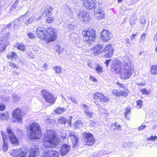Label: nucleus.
<instances>
[{"instance_id":"f257e3e1","label":"nucleus","mask_w":157,"mask_h":157,"mask_svg":"<svg viewBox=\"0 0 157 157\" xmlns=\"http://www.w3.org/2000/svg\"><path fill=\"white\" fill-rule=\"evenodd\" d=\"M37 36L42 40H45L48 43L55 40L57 37L56 31L52 28L45 30L42 27L38 28L36 30Z\"/></svg>"},{"instance_id":"f03ea898","label":"nucleus","mask_w":157,"mask_h":157,"mask_svg":"<svg viewBox=\"0 0 157 157\" xmlns=\"http://www.w3.org/2000/svg\"><path fill=\"white\" fill-rule=\"evenodd\" d=\"M59 139L55 131L52 130H47V134L43 140V144L46 148L54 147L58 145Z\"/></svg>"},{"instance_id":"7ed1b4c3","label":"nucleus","mask_w":157,"mask_h":157,"mask_svg":"<svg viewBox=\"0 0 157 157\" xmlns=\"http://www.w3.org/2000/svg\"><path fill=\"white\" fill-rule=\"evenodd\" d=\"M26 129L30 132L29 138L32 140L39 139L41 134L40 125L36 122H33L30 124L29 126L26 127Z\"/></svg>"},{"instance_id":"20e7f679","label":"nucleus","mask_w":157,"mask_h":157,"mask_svg":"<svg viewBox=\"0 0 157 157\" xmlns=\"http://www.w3.org/2000/svg\"><path fill=\"white\" fill-rule=\"evenodd\" d=\"M95 31L91 28H90L86 31H83L82 34L83 36V40L88 46L93 45L97 37Z\"/></svg>"},{"instance_id":"39448f33","label":"nucleus","mask_w":157,"mask_h":157,"mask_svg":"<svg viewBox=\"0 0 157 157\" xmlns=\"http://www.w3.org/2000/svg\"><path fill=\"white\" fill-rule=\"evenodd\" d=\"M133 71V68L130 64H128L125 62H123L120 72L121 78L123 79L129 78Z\"/></svg>"},{"instance_id":"423d86ee","label":"nucleus","mask_w":157,"mask_h":157,"mask_svg":"<svg viewBox=\"0 0 157 157\" xmlns=\"http://www.w3.org/2000/svg\"><path fill=\"white\" fill-rule=\"evenodd\" d=\"M41 94L42 97L47 102L52 104L55 103L56 98L51 93L48 92L45 90H43L41 91Z\"/></svg>"},{"instance_id":"0eeeda50","label":"nucleus","mask_w":157,"mask_h":157,"mask_svg":"<svg viewBox=\"0 0 157 157\" xmlns=\"http://www.w3.org/2000/svg\"><path fill=\"white\" fill-rule=\"evenodd\" d=\"M82 1L84 6L89 10H94L97 7L94 0H82Z\"/></svg>"},{"instance_id":"6e6552de","label":"nucleus","mask_w":157,"mask_h":157,"mask_svg":"<svg viewBox=\"0 0 157 157\" xmlns=\"http://www.w3.org/2000/svg\"><path fill=\"white\" fill-rule=\"evenodd\" d=\"M84 137V142L85 144L89 146H91L95 142V139L93 135L90 133L84 132L83 133Z\"/></svg>"},{"instance_id":"1a4fd4ad","label":"nucleus","mask_w":157,"mask_h":157,"mask_svg":"<svg viewBox=\"0 0 157 157\" xmlns=\"http://www.w3.org/2000/svg\"><path fill=\"white\" fill-rule=\"evenodd\" d=\"M10 37V33H7L0 38V47L2 48V50L0 49L1 52H3L4 51L6 47V44Z\"/></svg>"},{"instance_id":"9d476101","label":"nucleus","mask_w":157,"mask_h":157,"mask_svg":"<svg viewBox=\"0 0 157 157\" xmlns=\"http://www.w3.org/2000/svg\"><path fill=\"white\" fill-rule=\"evenodd\" d=\"M111 67L112 71H114L117 74L119 73L122 68L120 61L118 60H114L113 61Z\"/></svg>"},{"instance_id":"9b49d317","label":"nucleus","mask_w":157,"mask_h":157,"mask_svg":"<svg viewBox=\"0 0 157 157\" xmlns=\"http://www.w3.org/2000/svg\"><path fill=\"white\" fill-rule=\"evenodd\" d=\"M7 132L11 142L14 145H17L18 144V140L15 135L14 133L13 132L10 128H8L7 129Z\"/></svg>"},{"instance_id":"f8f14e48","label":"nucleus","mask_w":157,"mask_h":157,"mask_svg":"<svg viewBox=\"0 0 157 157\" xmlns=\"http://www.w3.org/2000/svg\"><path fill=\"white\" fill-rule=\"evenodd\" d=\"M27 153V151L22 149H18L14 150L11 155L13 157H25Z\"/></svg>"},{"instance_id":"ddd939ff","label":"nucleus","mask_w":157,"mask_h":157,"mask_svg":"<svg viewBox=\"0 0 157 157\" xmlns=\"http://www.w3.org/2000/svg\"><path fill=\"white\" fill-rule=\"evenodd\" d=\"M68 137L71 139L73 145L74 147L76 146V144L78 142V136L76 133L71 131H69L68 132Z\"/></svg>"},{"instance_id":"4468645a","label":"nucleus","mask_w":157,"mask_h":157,"mask_svg":"<svg viewBox=\"0 0 157 157\" xmlns=\"http://www.w3.org/2000/svg\"><path fill=\"white\" fill-rule=\"evenodd\" d=\"M102 48V45L101 44H98L90 49V51L92 52L94 55H97L99 53L103 52V48Z\"/></svg>"},{"instance_id":"2eb2a0df","label":"nucleus","mask_w":157,"mask_h":157,"mask_svg":"<svg viewBox=\"0 0 157 157\" xmlns=\"http://www.w3.org/2000/svg\"><path fill=\"white\" fill-rule=\"evenodd\" d=\"M78 17L84 22L88 21L90 19V15L89 13L84 11H80L78 14Z\"/></svg>"},{"instance_id":"dca6fc26","label":"nucleus","mask_w":157,"mask_h":157,"mask_svg":"<svg viewBox=\"0 0 157 157\" xmlns=\"http://www.w3.org/2000/svg\"><path fill=\"white\" fill-rule=\"evenodd\" d=\"M13 117L15 118L17 122H20L21 121L22 114L21 109H16L13 112Z\"/></svg>"},{"instance_id":"f3484780","label":"nucleus","mask_w":157,"mask_h":157,"mask_svg":"<svg viewBox=\"0 0 157 157\" xmlns=\"http://www.w3.org/2000/svg\"><path fill=\"white\" fill-rule=\"evenodd\" d=\"M59 153L57 151L53 150L45 151L43 153V157H59Z\"/></svg>"},{"instance_id":"a211bd4d","label":"nucleus","mask_w":157,"mask_h":157,"mask_svg":"<svg viewBox=\"0 0 157 157\" xmlns=\"http://www.w3.org/2000/svg\"><path fill=\"white\" fill-rule=\"evenodd\" d=\"M112 45L110 44L106 46L104 49H103V52L104 51H108L105 54V56L107 58L111 57L113 55V51L112 48Z\"/></svg>"},{"instance_id":"6ab92c4d","label":"nucleus","mask_w":157,"mask_h":157,"mask_svg":"<svg viewBox=\"0 0 157 157\" xmlns=\"http://www.w3.org/2000/svg\"><path fill=\"white\" fill-rule=\"evenodd\" d=\"M39 153V150L38 147L33 146L31 147L29 150V157H33L38 155Z\"/></svg>"},{"instance_id":"aec40b11","label":"nucleus","mask_w":157,"mask_h":157,"mask_svg":"<svg viewBox=\"0 0 157 157\" xmlns=\"http://www.w3.org/2000/svg\"><path fill=\"white\" fill-rule=\"evenodd\" d=\"M109 32L106 29H104L101 33V38L105 41H108L110 38Z\"/></svg>"},{"instance_id":"412c9836","label":"nucleus","mask_w":157,"mask_h":157,"mask_svg":"<svg viewBox=\"0 0 157 157\" xmlns=\"http://www.w3.org/2000/svg\"><path fill=\"white\" fill-rule=\"evenodd\" d=\"M94 98L95 100L99 99L100 101L101 102H106L109 101V99L104 96L103 94L99 93H96L94 94Z\"/></svg>"},{"instance_id":"4be33fe9","label":"nucleus","mask_w":157,"mask_h":157,"mask_svg":"<svg viewBox=\"0 0 157 157\" xmlns=\"http://www.w3.org/2000/svg\"><path fill=\"white\" fill-rule=\"evenodd\" d=\"M71 150L70 146L66 144H64L62 146L60 150V154L62 155H66Z\"/></svg>"},{"instance_id":"5701e85b","label":"nucleus","mask_w":157,"mask_h":157,"mask_svg":"<svg viewBox=\"0 0 157 157\" xmlns=\"http://www.w3.org/2000/svg\"><path fill=\"white\" fill-rule=\"evenodd\" d=\"M53 8L52 7L50 6H47L44 11V14L46 15V17H51L52 14L51 12Z\"/></svg>"},{"instance_id":"b1692460","label":"nucleus","mask_w":157,"mask_h":157,"mask_svg":"<svg viewBox=\"0 0 157 157\" xmlns=\"http://www.w3.org/2000/svg\"><path fill=\"white\" fill-rule=\"evenodd\" d=\"M82 108L85 109V113L86 115L90 117H91L93 113L88 110L89 107L85 104L82 105Z\"/></svg>"},{"instance_id":"393cba45","label":"nucleus","mask_w":157,"mask_h":157,"mask_svg":"<svg viewBox=\"0 0 157 157\" xmlns=\"http://www.w3.org/2000/svg\"><path fill=\"white\" fill-rule=\"evenodd\" d=\"M21 20V17H19L17 19H16L14 20L13 21L11 22L9 25H8V27L10 26H13L14 27L15 26H18L20 24V21Z\"/></svg>"},{"instance_id":"a878e982","label":"nucleus","mask_w":157,"mask_h":157,"mask_svg":"<svg viewBox=\"0 0 157 157\" xmlns=\"http://www.w3.org/2000/svg\"><path fill=\"white\" fill-rule=\"evenodd\" d=\"M99 10L97 12L96 17L97 18L98 20H101L104 17L105 14L104 12L100 9L99 11Z\"/></svg>"},{"instance_id":"bb28decb","label":"nucleus","mask_w":157,"mask_h":157,"mask_svg":"<svg viewBox=\"0 0 157 157\" xmlns=\"http://www.w3.org/2000/svg\"><path fill=\"white\" fill-rule=\"evenodd\" d=\"M78 35L76 33L73 32L70 34V39L73 41L75 42L78 37Z\"/></svg>"},{"instance_id":"cd10ccee","label":"nucleus","mask_w":157,"mask_h":157,"mask_svg":"<svg viewBox=\"0 0 157 157\" xmlns=\"http://www.w3.org/2000/svg\"><path fill=\"white\" fill-rule=\"evenodd\" d=\"M123 90H121L120 91V95L126 97L128 95L129 91L126 88Z\"/></svg>"},{"instance_id":"c85d7f7f","label":"nucleus","mask_w":157,"mask_h":157,"mask_svg":"<svg viewBox=\"0 0 157 157\" xmlns=\"http://www.w3.org/2000/svg\"><path fill=\"white\" fill-rule=\"evenodd\" d=\"M103 67L98 65L95 68V69L97 72V73L98 74H100L103 72Z\"/></svg>"},{"instance_id":"c756f323","label":"nucleus","mask_w":157,"mask_h":157,"mask_svg":"<svg viewBox=\"0 0 157 157\" xmlns=\"http://www.w3.org/2000/svg\"><path fill=\"white\" fill-rule=\"evenodd\" d=\"M151 74L155 75L157 74V66L153 65L151 68Z\"/></svg>"},{"instance_id":"7c9ffc66","label":"nucleus","mask_w":157,"mask_h":157,"mask_svg":"<svg viewBox=\"0 0 157 157\" xmlns=\"http://www.w3.org/2000/svg\"><path fill=\"white\" fill-rule=\"evenodd\" d=\"M17 56L16 54V53L14 52H13L10 54H9L7 55V57L8 59H11L12 60H14L16 59Z\"/></svg>"},{"instance_id":"2f4dec72","label":"nucleus","mask_w":157,"mask_h":157,"mask_svg":"<svg viewBox=\"0 0 157 157\" xmlns=\"http://www.w3.org/2000/svg\"><path fill=\"white\" fill-rule=\"evenodd\" d=\"M1 120H6L8 119L9 116V113L7 112L2 113Z\"/></svg>"},{"instance_id":"473e14b6","label":"nucleus","mask_w":157,"mask_h":157,"mask_svg":"<svg viewBox=\"0 0 157 157\" xmlns=\"http://www.w3.org/2000/svg\"><path fill=\"white\" fill-rule=\"evenodd\" d=\"M53 69L56 74L60 73L62 71L61 68L59 66L54 67Z\"/></svg>"},{"instance_id":"72a5a7b5","label":"nucleus","mask_w":157,"mask_h":157,"mask_svg":"<svg viewBox=\"0 0 157 157\" xmlns=\"http://www.w3.org/2000/svg\"><path fill=\"white\" fill-rule=\"evenodd\" d=\"M131 112V108H127L126 109V112L124 113V116L126 119L128 120H130V118L127 116L128 114H130Z\"/></svg>"},{"instance_id":"f704fd0d","label":"nucleus","mask_w":157,"mask_h":157,"mask_svg":"<svg viewBox=\"0 0 157 157\" xmlns=\"http://www.w3.org/2000/svg\"><path fill=\"white\" fill-rule=\"evenodd\" d=\"M34 19V17H30L28 20L25 21V24L28 25H30L33 22Z\"/></svg>"},{"instance_id":"c9c22d12","label":"nucleus","mask_w":157,"mask_h":157,"mask_svg":"<svg viewBox=\"0 0 157 157\" xmlns=\"http://www.w3.org/2000/svg\"><path fill=\"white\" fill-rule=\"evenodd\" d=\"M18 1L16 0L14 4L13 5V6H12L10 8V11H13L15 10L16 8H17V6L18 4Z\"/></svg>"},{"instance_id":"e433bc0d","label":"nucleus","mask_w":157,"mask_h":157,"mask_svg":"<svg viewBox=\"0 0 157 157\" xmlns=\"http://www.w3.org/2000/svg\"><path fill=\"white\" fill-rule=\"evenodd\" d=\"M12 99L14 102H18L20 99V98L15 94H13L12 96Z\"/></svg>"},{"instance_id":"4c0bfd02","label":"nucleus","mask_w":157,"mask_h":157,"mask_svg":"<svg viewBox=\"0 0 157 157\" xmlns=\"http://www.w3.org/2000/svg\"><path fill=\"white\" fill-rule=\"evenodd\" d=\"M157 140V136H153L152 135L150 137H147L146 138L147 140L155 141V140Z\"/></svg>"},{"instance_id":"58836bf2","label":"nucleus","mask_w":157,"mask_h":157,"mask_svg":"<svg viewBox=\"0 0 157 157\" xmlns=\"http://www.w3.org/2000/svg\"><path fill=\"white\" fill-rule=\"evenodd\" d=\"M17 48L18 50L22 51H24L25 49V47L22 44H18Z\"/></svg>"},{"instance_id":"ea45409f","label":"nucleus","mask_w":157,"mask_h":157,"mask_svg":"<svg viewBox=\"0 0 157 157\" xmlns=\"http://www.w3.org/2000/svg\"><path fill=\"white\" fill-rule=\"evenodd\" d=\"M66 11L67 14H68L71 16L72 15V12L71 9L69 7H67L66 8Z\"/></svg>"},{"instance_id":"a19ab883","label":"nucleus","mask_w":157,"mask_h":157,"mask_svg":"<svg viewBox=\"0 0 157 157\" xmlns=\"http://www.w3.org/2000/svg\"><path fill=\"white\" fill-rule=\"evenodd\" d=\"M121 126L118 123L116 122V125L115 127L113 128V130L114 131L117 130H121Z\"/></svg>"},{"instance_id":"79ce46f5","label":"nucleus","mask_w":157,"mask_h":157,"mask_svg":"<svg viewBox=\"0 0 157 157\" xmlns=\"http://www.w3.org/2000/svg\"><path fill=\"white\" fill-rule=\"evenodd\" d=\"M65 111V109L63 108H58L55 111L57 113L61 114Z\"/></svg>"},{"instance_id":"37998d69","label":"nucleus","mask_w":157,"mask_h":157,"mask_svg":"<svg viewBox=\"0 0 157 157\" xmlns=\"http://www.w3.org/2000/svg\"><path fill=\"white\" fill-rule=\"evenodd\" d=\"M67 121L64 118L62 117L59 118L58 121L59 123H63L65 124L66 123Z\"/></svg>"},{"instance_id":"c03bdc74","label":"nucleus","mask_w":157,"mask_h":157,"mask_svg":"<svg viewBox=\"0 0 157 157\" xmlns=\"http://www.w3.org/2000/svg\"><path fill=\"white\" fill-rule=\"evenodd\" d=\"M143 101L140 100L137 101V107L138 109L141 108L142 105Z\"/></svg>"},{"instance_id":"a18cd8bd","label":"nucleus","mask_w":157,"mask_h":157,"mask_svg":"<svg viewBox=\"0 0 157 157\" xmlns=\"http://www.w3.org/2000/svg\"><path fill=\"white\" fill-rule=\"evenodd\" d=\"M56 47L57 49H56V51L59 53L62 52L64 50L63 48L61 47L59 45H57Z\"/></svg>"},{"instance_id":"49530a36","label":"nucleus","mask_w":157,"mask_h":157,"mask_svg":"<svg viewBox=\"0 0 157 157\" xmlns=\"http://www.w3.org/2000/svg\"><path fill=\"white\" fill-rule=\"evenodd\" d=\"M1 133L3 138V141H6V140L7 139V136L6 133L3 131H1Z\"/></svg>"},{"instance_id":"de8ad7c7","label":"nucleus","mask_w":157,"mask_h":157,"mask_svg":"<svg viewBox=\"0 0 157 157\" xmlns=\"http://www.w3.org/2000/svg\"><path fill=\"white\" fill-rule=\"evenodd\" d=\"M125 60H124L125 61L124 62H126V63H127L128 64H131V63H130V58L128 56L126 55V56H125Z\"/></svg>"},{"instance_id":"09e8293b","label":"nucleus","mask_w":157,"mask_h":157,"mask_svg":"<svg viewBox=\"0 0 157 157\" xmlns=\"http://www.w3.org/2000/svg\"><path fill=\"white\" fill-rule=\"evenodd\" d=\"M74 125L75 126L77 125V128L78 126H81L82 125V122L81 121H77L75 123Z\"/></svg>"},{"instance_id":"8fccbe9b","label":"nucleus","mask_w":157,"mask_h":157,"mask_svg":"<svg viewBox=\"0 0 157 157\" xmlns=\"http://www.w3.org/2000/svg\"><path fill=\"white\" fill-rule=\"evenodd\" d=\"M3 149L4 151H6L8 149L7 144L6 141H3Z\"/></svg>"},{"instance_id":"3c124183","label":"nucleus","mask_w":157,"mask_h":157,"mask_svg":"<svg viewBox=\"0 0 157 157\" xmlns=\"http://www.w3.org/2000/svg\"><path fill=\"white\" fill-rule=\"evenodd\" d=\"M146 34L145 33H143L142 34L141 36V39L140 42H144V40L145 39L146 37Z\"/></svg>"},{"instance_id":"603ef678","label":"nucleus","mask_w":157,"mask_h":157,"mask_svg":"<svg viewBox=\"0 0 157 157\" xmlns=\"http://www.w3.org/2000/svg\"><path fill=\"white\" fill-rule=\"evenodd\" d=\"M112 93L117 96H119L120 95V92H118V91L115 89H114L112 90Z\"/></svg>"},{"instance_id":"864d4df0","label":"nucleus","mask_w":157,"mask_h":157,"mask_svg":"<svg viewBox=\"0 0 157 157\" xmlns=\"http://www.w3.org/2000/svg\"><path fill=\"white\" fill-rule=\"evenodd\" d=\"M28 56L29 57L32 59H33L35 58V56L33 53L30 52H28L27 53Z\"/></svg>"},{"instance_id":"5fc2aeb1","label":"nucleus","mask_w":157,"mask_h":157,"mask_svg":"<svg viewBox=\"0 0 157 157\" xmlns=\"http://www.w3.org/2000/svg\"><path fill=\"white\" fill-rule=\"evenodd\" d=\"M9 66H10L11 68H18L17 65L15 64H14L12 62H10Z\"/></svg>"},{"instance_id":"6e6d98bb","label":"nucleus","mask_w":157,"mask_h":157,"mask_svg":"<svg viewBox=\"0 0 157 157\" xmlns=\"http://www.w3.org/2000/svg\"><path fill=\"white\" fill-rule=\"evenodd\" d=\"M28 35L29 37L31 39H33L35 37L34 34L32 33H28Z\"/></svg>"},{"instance_id":"4d7b16f0","label":"nucleus","mask_w":157,"mask_h":157,"mask_svg":"<svg viewBox=\"0 0 157 157\" xmlns=\"http://www.w3.org/2000/svg\"><path fill=\"white\" fill-rule=\"evenodd\" d=\"M47 18L46 19L47 22L48 23H51L52 22L53 19L52 17H46Z\"/></svg>"},{"instance_id":"13d9d810","label":"nucleus","mask_w":157,"mask_h":157,"mask_svg":"<svg viewBox=\"0 0 157 157\" xmlns=\"http://www.w3.org/2000/svg\"><path fill=\"white\" fill-rule=\"evenodd\" d=\"M117 84L118 86H119L121 88H122L123 89H126V88L125 86H124L122 84H121L119 82H117Z\"/></svg>"},{"instance_id":"bf43d9fd","label":"nucleus","mask_w":157,"mask_h":157,"mask_svg":"<svg viewBox=\"0 0 157 157\" xmlns=\"http://www.w3.org/2000/svg\"><path fill=\"white\" fill-rule=\"evenodd\" d=\"M5 108V106L3 104L0 103V111H3Z\"/></svg>"},{"instance_id":"052dcab7","label":"nucleus","mask_w":157,"mask_h":157,"mask_svg":"<svg viewBox=\"0 0 157 157\" xmlns=\"http://www.w3.org/2000/svg\"><path fill=\"white\" fill-rule=\"evenodd\" d=\"M67 97L68 98H69V99L71 100L73 103L75 104L77 103V102L76 100L74 98H73L72 97L69 96L68 97Z\"/></svg>"},{"instance_id":"680f3d73","label":"nucleus","mask_w":157,"mask_h":157,"mask_svg":"<svg viewBox=\"0 0 157 157\" xmlns=\"http://www.w3.org/2000/svg\"><path fill=\"white\" fill-rule=\"evenodd\" d=\"M89 126L91 127L94 126L96 125V123L93 121H90L89 124Z\"/></svg>"},{"instance_id":"e2e57ef3","label":"nucleus","mask_w":157,"mask_h":157,"mask_svg":"<svg viewBox=\"0 0 157 157\" xmlns=\"http://www.w3.org/2000/svg\"><path fill=\"white\" fill-rule=\"evenodd\" d=\"M68 27L71 30H72L74 29V25L73 24H69L68 25Z\"/></svg>"},{"instance_id":"0e129e2a","label":"nucleus","mask_w":157,"mask_h":157,"mask_svg":"<svg viewBox=\"0 0 157 157\" xmlns=\"http://www.w3.org/2000/svg\"><path fill=\"white\" fill-rule=\"evenodd\" d=\"M141 91L143 93V94H149V91H147L146 89L141 90Z\"/></svg>"},{"instance_id":"69168bd1","label":"nucleus","mask_w":157,"mask_h":157,"mask_svg":"<svg viewBox=\"0 0 157 157\" xmlns=\"http://www.w3.org/2000/svg\"><path fill=\"white\" fill-rule=\"evenodd\" d=\"M146 126L145 125H142L140 126L138 128V131H141L145 128Z\"/></svg>"},{"instance_id":"338daca9","label":"nucleus","mask_w":157,"mask_h":157,"mask_svg":"<svg viewBox=\"0 0 157 157\" xmlns=\"http://www.w3.org/2000/svg\"><path fill=\"white\" fill-rule=\"evenodd\" d=\"M90 80L93 81L94 82H96L97 80L96 78H94L92 76H90Z\"/></svg>"},{"instance_id":"774afa93","label":"nucleus","mask_w":157,"mask_h":157,"mask_svg":"<svg viewBox=\"0 0 157 157\" xmlns=\"http://www.w3.org/2000/svg\"><path fill=\"white\" fill-rule=\"evenodd\" d=\"M43 67L45 71H47V70L48 66L47 65L46 63H45L43 65Z\"/></svg>"}]
</instances>
